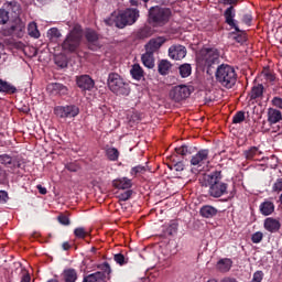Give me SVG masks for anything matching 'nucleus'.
I'll return each mask as SVG.
<instances>
[{"label": "nucleus", "instance_id": "bb28decb", "mask_svg": "<svg viewBox=\"0 0 282 282\" xmlns=\"http://www.w3.org/2000/svg\"><path fill=\"white\" fill-rule=\"evenodd\" d=\"M65 282H76L78 281V272L76 269H65L62 273Z\"/></svg>", "mask_w": 282, "mask_h": 282}, {"label": "nucleus", "instance_id": "bf43d9fd", "mask_svg": "<svg viewBox=\"0 0 282 282\" xmlns=\"http://www.w3.org/2000/svg\"><path fill=\"white\" fill-rule=\"evenodd\" d=\"M7 200H8V193L0 191V204H6Z\"/></svg>", "mask_w": 282, "mask_h": 282}, {"label": "nucleus", "instance_id": "774afa93", "mask_svg": "<svg viewBox=\"0 0 282 282\" xmlns=\"http://www.w3.org/2000/svg\"><path fill=\"white\" fill-rule=\"evenodd\" d=\"M46 282H61V281H58L57 279H51V280H48Z\"/></svg>", "mask_w": 282, "mask_h": 282}, {"label": "nucleus", "instance_id": "72a5a7b5", "mask_svg": "<svg viewBox=\"0 0 282 282\" xmlns=\"http://www.w3.org/2000/svg\"><path fill=\"white\" fill-rule=\"evenodd\" d=\"M106 155L110 162H118V158H120V151L116 148H108L106 150Z\"/></svg>", "mask_w": 282, "mask_h": 282}, {"label": "nucleus", "instance_id": "c9c22d12", "mask_svg": "<svg viewBox=\"0 0 282 282\" xmlns=\"http://www.w3.org/2000/svg\"><path fill=\"white\" fill-rule=\"evenodd\" d=\"M178 72L182 78H188L193 72V67H191V64H183L178 67Z\"/></svg>", "mask_w": 282, "mask_h": 282}, {"label": "nucleus", "instance_id": "b1692460", "mask_svg": "<svg viewBox=\"0 0 282 282\" xmlns=\"http://www.w3.org/2000/svg\"><path fill=\"white\" fill-rule=\"evenodd\" d=\"M274 203L270 200H264L263 203L260 204V213L264 217L272 215V213H274Z\"/></svg>", "mask_w": 282, "mask_h": 282}, {"label": "nucleus", "instance_id": "8fccbe9b", "mask_svg": "<svg viewBox=\"0 0 282 282\" xmlns=\"http://www.w3.org/2000/svg\"><path fill=\"white\" fill-rule=\"evenodd\" d=\"M131 195H133V191L128 189L119 195L120 202H128V199H131Z\"/></svg>", "mask_w": 282, "mask_h": 282}, {"label": "nucleus", "instance_id": "f03ea898", "mask_svg": "<svg viewBox=\"0 0 282 282\" xmlns=\"http://www.w3.org/2000/svg\"><path fill=\"white\" fill-rule=\"evenodd\" d=\"M138 19H140V11L138 9H126L118 13H111V15L105 20V23L106 25H115L119 30H124L127 25H133Z\"/></svg>", "mask_w": 282, "mask_h": 282}, {"label": "nucleus", "instance_id": "20e7f679", "mask_svg": "<svg viewBox=\"0 0 282 282\" xmlns=\"http://www.w3.org/2000/svg\"><path fill=\"white\" fill-rule=\"evenodd\" d=\"M172 14L171 8L154 6L149 9L148 21L153 28H164L171 21Z\"/></svg>", "mask_w": 282, "mask_h": 282}, {"label": "nucleus", "instance_id": "052dcab7", "mask_svg": "<svg viewBox=\"0 0 282 282\" xmlns=\"http://www.w3.org/2000/svg\"><path fill=\"white\" fill-rule=\"evenodd\" d=\"M214 282H237V279L235 278H224L220 281H217V279H212Z\"/></svg>", "mask_w": 282, "mask_h": 282}, {"label": "nucleus", "instance_id": "7c9ffc66", "mask_svg": "<svg viewBox=\"0 0 282 282\" xmlns=\"http://www.w3.org/2000/svg\"><path fill=\"white\" fill-rule=\"evenodd\" d=\"M130 75L134 80H142L144 78V69L140 67V64H134L130 69Z\"/></svg>", "mask_w": 282, "mask_h": 282}, {"label": "nucleus", "instance_id": "79ce46f5", "mask_svg": "<svg viewBox=\"0 0 282 282\" xmlns=\"http://www.w3.org/2000/svg\"><path fill=\"white\" fill-rule=\"evenodd\" d=\"M175 153L184 158L186 155H191V153L193 152L191 151V148L188 145H181L178 148H175Z\"/></svg>", "mask_w": 282, "mask_h": 282}, {"label": "nucleus", "instance_id": "4468645a", "mask_svg": "<svg viewBox=\"0 0 282 282\" xmlns=\"http://www.w3.org/2000/svg\"><path fill=\"white\" fill-rule=\"evenodd\" d=\"M186 46L180 45V44H174L170 46L169 48V57L172 61H182L183 58H186Z\"/></svg>", "mask_w": 282, "mask_h": 282}, {"label": "nucleus", "instance_id": "2f4dec72", "mask_svg": "<svg viewBox=\"0 0 282 282\" xmlns=\"http://www.w3.org/2000/svg\"><path fill=\"white\" fill-rule=\"evenodd\" d=\"M17 91V88L14 87V85L0 79V94H9L10 96H12V94H14Z\"/></svg>", "mask_w": 282, "mask_h": 282}, {"label": "nucleus", "instance_id": "a19ab883", "mask_svg": "<svg viewBox=\"0 0 282 282\" xmlns=\"http://www.w3.org/2000/svg\"><path fill=\"white\" fill-rule=\"evenodd\" d=\"M246 120V112L245 111H238L232 117V124H241Z\"/></svg>", "mask_w": 282, "mask_h": 282}, {"label": "nucleus", "instance_id": "5701e85b", "mask_svg": "<svg viewBox=\"0 0 282 282\" xmlns=\"http://www.w3.org/2000/svg\"><path fill=\"white\" fill-rule=\"evenodd\" d=\"M115 188H119L121 191H127L133 186V183L131 182V178L121 177L119 180L113 181Z\"/></svg>", "mask_w": 282, "mask_h": 282}, {"label": "nucleus", "instance_id": "5fc2aeb1", "mask_svg": "<svg viewBox=\"0 0 282 282\" xmlns=\"http://www.w3.org/2000/svg\"><path fill=\"white\" fill-rule=\"evenodd\" d=\"M262 281H263V271H256L250 282H262Z\"/></svg>", "mask_w": 282, "mask_h": 282}, {"label": "nucleus", "instance_id": "39448f33", "mask_svg": "<svg viewBox=\"0 0 282 282\" xmlns=\"http://www.w3.org/2000/svg\"><path fill=\"white\" fill-rule=\"evenodd\" d=\"M216 80L226 89H232L237 84V72L228 64H221L216 70Z\"/></svg>", "mask_w": 282, "mask_h": 282}, {"label": "nucleus", "instance_id": "13d9d810", "mask_svg": "<svg viewBox=\"0 0 282 282\" xmlns=\"http://www.w3.org/2000/svg\"><path fill=\"white\" fill-rule=\"evenodd\" d=\"M264 76L269 83H274L276 80V76H274L272 72H267Z\"/></svg>", "mask_w": 282, "mask_h": 282}, {"label": "nucleus", "instance_id": "c85d7f7f", "mask_svg": "<svg viewBox=\"0 0 282 282\" xmlns=\"http://www.w3.org/2000/svg\"><path fill=\"white\" fill-rule=\"evenodd\" d=\"M153 28L145 25L138 30L137 32V39L144 40V39H151L153 36Z\"/></svg>", "mask_w": 282, "mask_h": 282}, {"label": "nucleus", "instance_id": "dca6fc26", "mask_svg": "<svg viewBox=\"0 0 282 282\" xmlns=\"http://www.w3.org/2000/svg\"><path fill=\"white\" fill-rule=\"evenodd\" d=\"M166 43V39L159 36L156 39H151L149 43L145 44V52L149 54H155L162 45Z\"/></svg>", "mask_w": 282, "mask_h": 282}, {"label": "nucleus", "instance_id": "37998d69", "mask_svg": "<svg viewBox=\"0 0 282 282\" xmlns=\"http://www.w3.org/2000/svg\"><path fill=\"white\" fill-rule=\"evenodd\" d=\"M143 173H147V166L143 165H137L130 170V175L137 176V175H143Z\"/></svg>", "mask_w": 282, "mask_h": 282}, {"label": "nucleus", "instance_id": "473e14b6", "mask_svg": "<svg viewBox=\"0 0 282 282\" xmlns=\"http://www.w3.org/2000/svg\"><path fill=\"white\" fill-rule=\"evenodd\" d=\"M0 164L8 166L9 169H17V160L12 159L10 154L0 155Z\"/></svg>", "mask_w": 282, "mask_h": 282}, {"label": "nucleus", "instance_id": "49530a36", "mask_svg": "<svg viewBox=\"0 0 282 282\" xmlns=\"http://www.w3.org/2000/svg\"><path fill=\"white\" fill-rule=\"evenodd\" d=\"M169 169H171V171H176V173H182V171H184V162L178 161L172 165H169Z\"/></svg>", "mask_w": 282, "mask_h": 282}, {"label": "nucleus", "instance_id": "de8ad7c7", "mask_svg": "<svg viewBox=\"0 0 282 282\" xmlns=\"http://www.w3.org/2000/svg\"><path fill=\"white\" fill-rule=\"evenodd\" d=\"M66 171H69L70 173H77V171H80V165L76 162L67 163L65 165Z\"/></svg>", "mask_w": 282, "mask_h": 282}, {"label": "nucleus", "instance_id": "f3484780", "mask_svg": "<svg viewBox=\"0 0 282 282\" xmlns=\"http://www.w3.org/2000/svg\"><path fill=\"white\" fill-rule=\"evenodd\" d=\"M46 89L52 96H67L68 94L67 86L61 83H51L47 85Z\"/></svg>", "mask_w": 282, "mask_h": 282}, {"label": "nucleus", "instance_id": "0e129e2a", "mask_svg": "<svg viewBox=\"0 0 282 282\" xmlns=\"http://www.w3.org/2000/svg\"><path fill=\"white\" fill-rule=\"evenodd\" d=\"M62 248H63V250H69L70 248H72V245H69V242H63V245H62Z\"/></svg>", "mask_w": 282, "mask_h": 282}, {"label": "nucleus", "instance_id": "2eb2a0df", "mask_svg": "<svg viewBox=\"0 0 282 282\" xmlns=\"http://www.w3.org/2000/svg\"><path fill=\"white\" fill-rule=\"evenodd\" d=\"M77 87L82 89V91H91L93 87L96 85L94 79L89 75H80L76 79Z\"/></svg>", "mask_w": 282, "mask_h": 282}, {"label": "nucleus", "instance_id": "7ed1b4c3", "mask_svg": "<svg viewBox=\"0 0 282 282\" xmlns=\"http://www.w3.org/2000/svg\"><path fill=\"white\" fill-rule=\"evenodd\" d=\"M225 19V23L229 25L230 30H235L230 32V36H232V40L236 41V43H239V45H243L246 41H248V34L246 31L239 29V21L235 19L237 17V11L235 10V7H228L223 14Z\"/></svg>", "mask_w": 282, "mask_h": 282}, {"label": "nucleus", "instance_id": "4d7b16f0", "mask_svg": "<svg viewBox=\"0 0 282 282\" xmlns=\"http://www.w3.org/2000/svg\"><path fill=\"white\" fill-rule=\"evenodd\" d=\"M167 230L170 235H175V232H177V223H172Z\"/></svg>", "mask_w": 282, "mask_h": 282}, {"label": "nucleus", "instance_id": "1a4fd4ad", "mask_svg": "<svg viewBox=\"0 0 282 282\" xmlns=\"http://www.w3.org/2000/svg\"><path fill=\"white\" fill-rule=\"evenodd\" d=\"M4 36H15V39H23L25 36V22L19 17L15 18L10 28L3 30Z\"/></svg>", "mask_w": 282, "mask_h": 282}, {"label": "nucleus", "instance_id": "4c0bfd02", "mask_svg": "<svg viewBox=\"0 0 282 282\" xmlns=\"http://www.w3.org/2000/svg\"><path fill=\"white\" fill-rule=\"evenodd\" d=\"M259 153V148L250 147L248 150L243 151V156L246 160H254V156Z\"/></svg>", "mask_w": 282, "mask_h": 282}, {"label": "nucleus", "instance_id": "4be33fe9", "mask_svg": "<svg viewBox=\"0 0 282 282\" xmlns=\"http://www.w3.org/2000/svg\"><path fill=\"white\" fill-rule=\"evenodd\" d=\"M173 64L169 59H161L158 64V72L161 76H169Z\"/></svg>", "mask_w": 282, "mask_h": 282}, {"label": "nucleus", "instance_id": "a878e982", "mask_svg": "<svg viewBox=\"0 0 282 282\" xmlns=\"http://www.w3.org/2000/svg\"><path fill=\"white\" fill-rule=\"evenodd\" d=\"M141 61L144 67H148V69H153V67H155V57L153 56V53L145 51V53L141 56Z\"/></svg>", "mask_w": 282, "mask_h": 282}, {"label": "nucleus", "instance_id": "f704fd0d", "mask_svg": "<svg viewBox=\"0 0 282 282\" xmlns=\"http://www.w3.org/2000/svg\"><path fill=\"white\" fill-rule=\"evenodd\" d=\"M29 36L32 39H39L41 36V32L39 31V26L36 22H31L28 26Z\"/></svg>", "mask_w": 282, "mask_h": 282}, {"label": "nucleus", "instance_id": "cd10ccee", "mask_svg": "<svg viewBox=\"0 0 282 282\" xmlns=\"http://www.w3.org/2000/svg\"><path fill=\"white\" fill-rule=\"evenodd\" d=\"M4 7L15 14V19L21 14V4L17 0L7 1Z\"/></svg>", "mask_w": 282, "mask_h": 282}, {"label": "nucleus", "instance_id": "69168bd1", "mask_svg": "<svg viewBox=\"0 0 282 282\" xmlns=\"http://www.w3.org/2000/svg\"><path fill=\"white\" fill-rule=\"evenodd\" d=\"M15 169H23V163H21V161L15 160Z\"/></svg>", "mask_w": 282, "mask_h": 282}, {"label": "nucleus", "instance_id": "09e8293b", "mask_svg": "<svg viewBox=\"0 0 282 282\" xmlns=\"http://www.w3.org/2000/svg\"><path fill=\"white\" fill-rule=\"evenodd\" d=\"M252 243H261L263 241V232L257 231L251 236Z\"/></svg>", "mask_w": 282, "mask_h": 282}, {"label": "nucleus", "instance_id": "864d4df0", "mask_svg": "<svg viewBox=\"0 0 282 282\" xmlns=\"http://www.w3.org/2000/svg\"><path fill=\"white\" fill-rule=\"evenodd\" d=\"M271 105L276 109H282V98L281 97H273L271 100Z\"/></svg>", "mask_w": 282, "mask_h": 282}, {"label": "nucleus", "instance_id": "f257e3e1", "mask_svg": "<svg viewBox=\"0 0 282 282\" xmlns=\"http://www.w3.org/2000/svg\"><path fill=\"white\" fill-rule=\"evenodd\" d=\"M224 174L221 171H214L209 174H205L203 178L199 180V184L203 188H208L209 197L214 199H219L224 195H228V183L223 182Z\"/></svg>", "mask_w": 282, "mask_h": 282}, {"label": "nucleus", "instance_id": "e433bc0d", "mask_svg": "<svg viewBox=\"0 0 282 282\" xmlns=\"http://www.w3.org/2000/svg\"><path fill=\"white\" fill-rule=\"evenodd\" d=\"M62 36L63 34H61V31L57 28H51L47 31V39H50V41H58Z\"/></svg>", "mask_w": 282, "mask_h": 282}, {"label": "nucleus", "instance_id": "338daca9", "mask_svg": "<svg viewBox=\"0 0 282 282\" xmlns=\"http://www.w3.org/2000/svg\"><path fill=\"white\" fill-rule=\"evenodd\" d=\"M131 6H138V0H129Z\"/></svg>", "mask_w": 282, "mask_h": 282}, {"label": "nucleus", "instance_id": "c03bdc74", "mask_svg": "<svg viewBox=\"0 0 282 282\" xmlns=\"http://www.w3.org/2000/svg\"><path fill=\"white\" fill-rule=\"evenodd\" d=\"M113 259L118 265H127V263H129V258H126L122 253H116Z\"/></svg>", "mask_w": 282, "mask_h": 282}, {"label": "nucleus", "instance_id": "f8f14e48", "mask_svg": "<svg viewBox=\"0 0 282 282\" xmlns=\"http://www.w3.org/2000/svg\"><path fill=\"white\" fill-rule=\"evenodd\" d=\"M191 96V89L186 85H178L171 89L170 98L174 100V102H182V100H186Z\"/></svg>", "mask_w": 282, "mask_h": 282}, {"label": "nucleus", "instance_id": "412c9836", "mask_svg": "<svg viewBox=\"0 0 282 282\" xmlns=\"http://www.w3.org/2000/svg\"><path fill=\"white\" fill-rule=\"evenodd\" d=\"M232 268V259L230 258H223L218 260L216 264V270L218 272H221L223 274H226V272H230Z\"/></svg>", "mask_w": 282, "mask_h": 282}, {"label": "nucleus", "instance_id": "393cba45", "mask_svg": "<svg viewBox=\"0 0 282 282\" xmlns=\"http://www.w3.org/2000/svg\"><path fill=\"white\" fill-rule=\"evenodd\" d=\"M217 208L210 206V205H205L200 208V216L205 217V219H213L215 215H217Z\"/></svg>", "mask_w": 282, "mask_h": 282}, {"label": "nucleus", "instance_id": "6e6d98bb", "mask_svg": "<svg viewBox=\"0 0 282 282\" xmlns=\"http://www.w3.org/2000/svg\"><path fill=\"white\" fill-rule=\"evenodd\" d=\"M219 3H223V6H229V8H235V6L239 3V0H219Z\"/></svg>", "mask_w": 282, "mask_h": 282}, {"label": "nucleus", "instance_id": "680f3d73", "mask_svg": "<svg viewBox=\"0 0 282 282\" xmlns=\"http://www.w3.org/2000/svg\"><path fill=\"white\" fill-rule=\"evenodd\" d=\"M40 195H47V188L43 187V185L36 186Z\"/></svg>", "mask_w": 282, "mask_h": 282}, {"label": "nucleus", "instance_id": "a18cd8bd", "mask_svg": "<svg viewBox=\"0 0 282 282\" xmlns=\"http://www.w3.org/2000/svg\"><path fill=\"white\" fill-rule=\"evenodd\" d=\"M10 21V12L4 9H0V25H6Z\"/></svg>", "mask_w": 282, "mask_h": 282}, {"label": "nucleus", "instance_id": "c756f323", "mask_svg": "<svg viewBox=\"0 0 282 282\" xmlns=\"http://www.w3.org/2000/svg\"><path fill=\"white\" fill-rule=\"evenodd\" d=\"M85 39L89 43V45L96 46L98 44V40L100 39L98 33L91 29L86 30Z\"/></svg>", "mask_w": 282, "mask_h": 282}, {"label": "nucleus", "instance_id": "0eeeda50", "mask_svg": "<svg viewBox=\"0 0 282 282\" xmlns=\"http://www.w3.org/2000/svg\"><path fill=\"white\" fill-rule=\"evenodd\" d=\"M83 40V26L75 24L70 32L62 43V50L64 52L74 53L80 47V41Z\"/></svg>", "mask_w": 282, "mask_h": 282}, {"label": "nucleus", "instance_id": "58836bf2", "mask_svg": "<svg viewBox=\"0 0 282 282\" xmlns=\"http://www.w3.org/2000/svg\"><path fill=\"white\" fill-rule=\"evenodd\" d=\"M252 11H248L241 14L240 21L241 23L250 28V25H252Z\"/></svg>", "mask_w": 282, "mask_h": 282}, {"label": "nucleus", "instance_id": "9d476101", "mask_svg": "<svg viewBox=\"0 0 282 282\" xmlns=\"http://www.w3.org/2000/svg\"><path fill=\"white\" fill-rule=\"evenodd\" d=\"M101 270L102 271H97L84 276L83 282H105L107 274H111V265H109V262H104L101 264Z\"/></svg>", "mask_w": 282, "mask_h": 282}, {"label": "nucleus", "instance_id": "6ab92c4d", "mask_svg": "<svg viewBox=\"0 0 282 282\" xmlns=\"http://www.w3.org/2000/svg\"><path fill=\"white\" fill-rule=\"evenodd\" d=\"M264 229L268 230V232H279V230H281V221L272 217L265 218Z\"/></svg>", "mask_w": 282, "mask_h": 282}, {"label": "nucleus", "instance_id": "a211bd4d", "mask_svg": "<svg viewBox=\"0 0 282 282\" xmlns=\"http://www.w3.org/2000/svg\"><path fill=\"white\" fill-rule=\"evenodd\" d=\"M263 91H265V87L262 84L253 85L249 93V99L254 102H261L263 100Z\"/></svg>", "mask_w": 282, "mask_h": 282}, {"label": "nucleus", "instance_id": "ea45409f", "mask_svg": "<svg viewBox=\"0 0 282 282\" xmlns=\"http://www.w3.org/2000/svg\"><path fill=\"white\" fill-rule=\"evenodd\" d=\"M74 235L76 239H85L89 237V231H86L84 227H77L74 229Z\"/></svg>", "mask_w": 282, "mask_h": 282}, {"label": "nucleus", "instance_id": "3c124183", "mask_svg": "<svg viewBox=\"0 0 282 282\" xmlns=\"http://www.w3.org/2000/svg\"><path fill=\"white\" fill-rule=\"evenodd\" d=\"M273 193H281L282 192V178H278L272 186Z\"/></svg>", "mask_w": 282, "mask_h": 282}, {"label": "nucleus", "instance_id": "aec40b11", "mask_svg": "<svg viewBox=\"0 0 282 282\" xmlns=\"http://www.w3.org/2000/svg\"><path fill=\"white\" fill-rule=\"evenodd\" d=\"M269 124H278L282 120V112L275 108H269L267 112Z\"/></svg>", "mask_w": 282, "mask_h": 282}, {"label": "nucleus", "instance_id": "603ef678", "mask_svg": "<svg viewBox=\"0 0 282 282\" xmlns=\"http://www.w3.org/2000/svg\"><path fill=\"white\" fill-rule=\"evenodd\" d=\"M57 220L59 221V224H62V226H69L72 224V221L69 220V217L65 215H59L57 217Z\"/></svg>", "mask_w": 282, "mask_h": 282}, {"label": "nucleus", "instance_id": "ddd939ff", "mask_svg": "<svg viewBox=\"0 0 282 282\" xmlns=\"http://www.w3.org/2000/svg\"><path fill=\"white\" fill-rule=\"evenodd\" d=\"M210 155V150L202 149L191 159L192 166H204V164H208V158Z\"/></svg>", "mask_w": 282, "mask_h": 282}, {"label": "nucleus", "instance_id": "6e6552de", "mask_svg": "<svg viewBox=\"0 0 282 282\" xmlns=\"http://www.w3.org/2000/svg\"><path fill=\"white\" fill-rule=\"evenodd\" d=\"M197 61L203 67H213L219 63V51L217 48H203Z\"/></svg>", "mask_w": 282, "mask_h": 282}, {"label": "nucleus", "instance_id": "423d86ee", "mask_svg": "<svg viewBox=\"0 0 282 282\" xmlns=\"http://www.w3.org/2000/svg\"><path fill=\"white\" fill-rule=\"evenodd\" d=\"M107 85L110 91L116 96H129V94H131L129 82L122 78L118 73H109Z\"/></svg>", "mask_w": 282, "mask_h": 282}, {"label": "nucleus", "instance_id": "e2e57ef3", "mask_svg": "<svg viewBox=\"0 0 282 282\" xmlns=\"http://www.w3.org/2000/svg\"><path fill=\"white\" fill-rule=\"evenodd\" d=\"M32 278L30 276V273H24L21 278L20 282H31Z\"/></svg>", "mask_w": 282, "mask_h": 282}, {"label": "nucleus", "instance_id": "9b49d317", "mask_svg": "<svg viewBox=\"0 0 282 282\" xmlns=\"http://www.w3.org/2000/svg\"><path fill=\"white\" fill-rule=\"evenodd\" d=\"M54 111L58 118H76L80 113V108L76 105L57 106Z\"/></svg>", "mask_w": 282, "mask_h": 282}]
</instances>
